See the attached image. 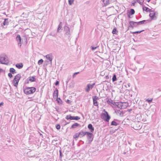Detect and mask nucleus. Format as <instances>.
Instances as JSON below:
<instances>
[{
	"instance_id": "37",
	"label": "nucleus",
	"mask_w": 161,
	"mask_h": 161,
	"mask_svg": "<svg viewBox=\"0 0 161 161\" xmlns=\"http://www.w3.org/2000/svg\"><path fill=\"white\" fill-rule=\"evenodd\" d=\"M61 22L60 23V24H59V25H58V32L62 28V25H61Z\"/></svg>"
},
{
	"instance_id": "53",
	"label": "nucleus",
	"mask_w": 161,
	"mask_h": 161,
	"mask_svg": "<svg viewBox=\"0 0 161 161\" xmlns=\"http://www.w3.org/2000/svg\"><path fill=\"white\" fill-rule=\"evenodd\" d=\"M127 104H126L123 105V106H125V105H126L127 106Z\"/></svg>"
},
{
	"instance_id": "24",
	"label": "nucleus",
	"mask_w": 161,
	"mask_h": 161,
	"mask_svg": "<svg viewBox=\"0 0 161 161\" xmlns=\"http://www.w3.org/2000/svg\"><path fill=\"white\" fill-rule=\"evenodd\" d=\"M29 80L31 82L35 81L36 79L34 76H31L29 78Z\"/></svg>"
},
{
	"instance_id": "39",
	"label": "nucleus",
	"mask_w": 161,
	"mask_h": 161,
	"mask_svg": "<svg viewBox=\"0 0 161 161\" xmlns=\"http://www.w3.org/2000/svg\"><path fill=\"white\" fill-rule=\"evenodd\" d=\"M117 31V30H116V28H114L113 31H112V33L113 34H116V31Z\"/></svg>"
},
{
	"instance_id": "54",
	"label": "nucleus",
	"mask_w": 161,
	"mask_h": 161,
	"mask_svg": "<svg viewBox=\"0 0 161 161\" xmlns=\"http://www.w3.org/2000/svg\"><path fill=\"white\" fill-rule=\"evenodd\" d=\"M69 122H68V123H66V124H69Z\"/></svg>"
},
{
	"instance_id": "51",
	"label": "nucleus",
	"mask_w": 161,
	"mask_h": 161,
	"mask_svg": "<svg viewBox=\"0 0 161 161\" xmlns=\"http://www.w3.org/2000/svg\"><path fill=\"white\" fill-rule=\"evenodd\" d=\"M3 71V70L2 69L0 68V73Z\"/></svg>"
},
{
	"instance_id": "29",
	"label": "nucleus",
	"mask_w": 161,
	"mask_h": 161,
	"mask_svg": "<svg viewBox=\"0 0 161 161\" xmlns=\"http://www.w3.org/2000/svg\"><path fill=\"white\" fill-rule=\"evenodd\" d=\"M136 2L142 5L144 2V1L143 0H136Z\"/></svg>"
},
{
	"instance_id": "19",
	"label": "nucleus",
	"mask_w": 161,
	"mask_h": 161,
	"mask_svg": "<svg viewBox=\"0 0 161 161\" xmlns=\"http://www.w3.org/2000/svg\"><path fill=\"white\" fill-rule=\"evenodd\" d=\"M86 132H85L83 131L80 132V133H79V137H83V136L86 135Z\"/></svg>"
},
{
	"instance_id": "15",
	"label": "nucleus",
	"mask_w": 161,
	"mask_h": 161,
	"mask_svg": "<svg viewBox=\"0 0 161 161\" xmlns=\"http://www.w3.org/2000/svg\"><path fill=\"white\" fill-rule=\"evenodd\" d=\"M141 103L142 104V106L144 108L147 109L148 108V107L146 102L145 101H141Z\"/></svg>"
},
{
	"instance_id": "8",
	"label": "nucleus",
	"mask_w": 161,
	"mask_h": 161,
	"mask_svg": "<svg viewBox=\"0 0 161 161\" xmlns=\"http://www.w3.org/2000/svg\"><path fill=\"white\" fill-rule=\"evenodd\" d=\"M86 135L88 139L89 142H91L92 141L93 138V134L92 133L86 132Z\"/></svg>"
},
{
	"instance_id": "45",
	"label": "nucleus",
	"mask_w": 161,
	"mask_h": 161,
	"mask_svg": "<svg viewBox=\"0 0 161 161\" xmlns=\"http://www.w3.org/2000/svg\"><path fill=\"white\" fill-rule=\"evenodd\" d=\"M8 76L10 78H11L13 77L12 75V74L11 73H9L8 74Z\"/></svg>"
},
{
	"instance_id": "3",
	"label": "nucleus",
	"mask_w": 161,
	"mask_h": 161,
	"mask_svg": "<svg viewBox=\"0 0 161 161\" xmlns=\"http://www.w3.org/2000/svg\"><path fill=\"white\" fill-rule=\"evenodd\" d=\"M36 90V88L34 87H27L25 88L24 92L25 94L29 95L34 93Z\"/></svg>"
},
{
	"instance_id": "16",
	"label": "nucleus",
	"mask_w": 161,
	"mask_h": 161,
	"mask_svg": "<svg viewBox=\"0 0 161 161\" xmlns=\"http://www.w3.org/2000/svg\"><path fill=\"white\" fill-rule=\"evenodd\" d=\"M71 120H78L79 119H80V118L79 116H70L69 118Z\"/></svg>"
},
{
	"instance_id": "25",
	"label": "nucleus",
	"mask_w": 161,
	"mask_h": 161,
	"mask_svg": "<svg viewBox=\"0 0 161 161\" xmlns=\"http://www.w3.org/2000/svg\"><path fill=\"white\" fill-rule=\"evenodd\" d=\"M16 66L19 69H20L23 67V64L22 63L17 64L16 65Z\"/></svg>"
},
{
	"instance_id": "22",
	"label": "nucleus",
	"mask_w": 161,
	"mask_h": 161,
	"mask_svg": "<svg viewBox=\"0 0 161 161\" xmlns=\"http://www.w3.org/2000/svg\"><path fill=\"white\" fill-rule=\"evenodd\" d=\"M142 9L143 11H145L147 12H150L152 11V10L151 9H150L144 6H143Z\"/></svg>"
},
{
	"instance_id": "9",
	"label": "nucleus",
	"mask_w": 161,
	"mask_h": 161,
	"mask_svg": "<svg viewBox=\"0 0 161 161\" xmlns=\"http://www.w3.org/2000/svg\"><path fill=\"white\" fill-rule=\"evenodd\" d=\"M130 25L129 27H131L132 29L134 27H136L138 25V22H134L132 21H130L129 22Z\"/></svg>"
},
{
	"instance_id": "21",
	"label": "nucleus",
	"mask_w": 161,
	"mask_h": 161,
	"mask_svg": "<svg viewBox=\"0 0 161 161\" xmlns=\"http://www.w3.org/2000/svg\"><path fill=\"white\" fill-rule=\"evenodd\" d=\"M9 22V21L8 19V18H6L4 19V21L3 23V25H8Z\"/></svg>"
},
{
	"instance_id": "41",
	"label": "nucleus",
	"mask_w": 161,
	"mask_h": 161,
	"mask_svg": "<svg viewBox=\"0 0 161 161\" xmlns=\"http://www.w3.org/2000/svg\"><path fill=\"white\" fill-rule=\"evenodd\" d=\"M144 31V30H142V31H137L133 32V33L134 34L139 33H140L142 31Z\"/></svg>"
},
{
	"instance_id": "48",
	"label": "nucleus",
	"mask_w": 161,
	"mask_h": 161,
	"mask_svg": "<svg viewBox=\"0 0 161 161\" xmlns=\"http://www.w3.org/2000/svg\"><path fill=\"white\" fill-rule=\"evenodd\" d=\"M59 84V82L58 81H56V82L55 83V85L56 86H57Z\"/></svg>"
},
{
	"instance_id": "18",
	"label": "nucleus",
	"mask_w": 161,
	"mask_h": 161,
	"mask_svg": "<svg viewBox=\"0 0 161 161\" xmlns=\"http://www.w3.org/2000/svg\"><path fill=\"white\" fill-rule=\"evenodd\" d=\"M88 128L92 132H94V128L93 127L91 124H89L88 125Z\"/></svg>"
},
{
	"instance_id": "43",
	"label": "nucleus",
	"mask_w": 161,
	"mask_h": 161,
	"mask_svg": "<svg viewBox=\"0 0 161 161\" xmlns=\"http://www.w3.org/2000/svg\"><path fill=\"white\" fill-rule=\"evenodd\" d=\"M70 116H71V115H67L66 117H65V118L66 119L68 120V119H70V118H69V117H70Z\"/></svg>"
},
{
	"instance_id": "28",
	"label": "nucleus",
	"mask_w": 161,
	"mask_h": 161,
	"mask_svg": "<svg viewBox=\"0 0 161 161\" xmlns=\"http://www.w3.org/2000/svg\"><path fill=\"white\" fill-rule=\"evenodd\" d=\"M99 47V46H97L95 47L94 45H92L91 48L92 50V51H94L96 49H97V48H98Z\"/></svg>"
},
{
	"instance_id": "50",
	"label": "nucleus",
	"mask_w": 161,
	"mask_h": 161,
	"mask_svg": "<svg viewBox=\"0 0 161 161\" xmlns=\"http://www.w3.org/2000/svg\"><path fill=\"white\" fill-rule=\"evenodd\" d=\"M127 85L128 86V87H130V83H129L127 84Z\"/></svg>"
},
{
	"instance_id": "38",
	"label": "nucleus",
	"mask_w": 161,
	"mask_h": 161,
	"mask_svg": "<svg viewBox=\"0 0 161 161\" xmlns=\"http://www.w3.org/2000/svg\"><path fill=\"white\" fill-rule=\"evenodd\" d=\"M43 60L42 59H41L38 61V64L39 65L41 64H42Z\"/></svg>"
},
{
	"instance_id": "32",
	"label": "nucleus",
	"mask_w": 161,
	"mask_h": 161,
	"mask_svg": "<svg viewBox=\"0 0 161 161\" xmlns=\"http://www.w3.org/2000/svg\"><path fill=\"white\" fill-rule=\"evenodd\" d=\"M93 104L95 106H97L98 105V103L97 102V100H94L93 101Z\"/></svg>"
},
{
	"instance_id": "44",
	"label": "nucleus",
	"mask_w": 161,
	"mask_h": 161,
	"mask_svg": "<svg viewBox=\"0 0 161 161\" xmlns=\"http://www.w3.org/2000/svg\"><path fill=\"white\" fill-rule=\"evenodd\" d=\"M79 73V72H75V73H74V75H73V77L74 78L75 77L76 75Z\"/></svg>"
},
{
	"instance_id": "49",
	"label": "nucleus",
	"mask_w": 161,
	"mask_h": 161,
	"mask_svg": "<svg viewBox=\"0 0 161 161\" xmlns=\"http://www.w3.org/2000/svg\"><path fill=\"white\" fill-rule=\"evenodd\" d=\"M3 105V102H2L0 103V106H1L2 105Z\"/></svg>"
},
{
	"instance_id": "26",
	"label": "nucleus",
	"mask_w": 161,
	"mask_h": 161,
	"mask_svg": "<svg viewBox=\"0 0 161 161\" xmlns=\"http://www.w3.org/2000/svg\"><path fill=\"white\" fill-rule=\"evenodd\" d=\"M149 21L148 20H143L142 21L138 22V25H142L145 22H147V23Z\"/></svg>"
},
{
	"instance_id": "14",
	"label": "nucleus",
	"mask_w": 161,
	"mask_h": 161,
	"mask_svg": "<svg viewBox=\"0 0 161 161\" xmlns=\"http://www.w3.org/2000/svg\"><path fill=\"white\" fill-rule=\"evenodd\" d=\"M58 90L57 89H56V90L53 93V97L55 98H58Z\"/></svg>"
},
{
	"instance_id": "30",
	"label": "nucleus",
	"mask_w": 161,
	"mask_h": 161,
	"mask_svg": "<svg viewBox=\"0 0 161 161\" xmlns=\"http://www.w3.org/2000/svg\"><path fill=\"white\" fill-rule=\"evenodd\" d=\"M112 79L113 82H114L116 80V77L115 75H113Z\"/></svg>"
},
{
	"instance_id": "1",
	"label": "nucleus",
	"mask_w": 161,
	"mask_h": 161,
	"mask_svg": "<svg viewBox=\"0 0 161 161\" xmlns=\"http://www.w3.org/2000/svg\"><path fill=\"white\" fill-rule=\"evenodd\" d=\"M142 123L140 121H134L131 124V126L135 130L140 129L142 127Z\"/></svg>"
},
{
	"instance_id": "5",
	"label": "nucleus",
	"mask_w": 161,
	"mask_h": 161,
	"mask_svg": "<svg viewBox=\"0 0 161 161\" xmlns=\"http://www.w3.org/2000/svg\"><path fill=\"white\" fill-rule=\"evenodd\" d=\"M21 77V76L19 74H18L15 76L13 81V83L14 85V86L16 87L17 86L19 82V81L20 80Z\"/></svg>"
},
{
	"instance_id": "47",
	"label": "nucleus",
	"mask_w": 161,
	"mask_h": 161,
	"mask_svg": "<svg viewBox=\"0 0 161 161\" xmlns=\"http://www.w3.org/2000/svg\"><path fill=\"white\" fill-rule=\"evenodd\" d=\"M71 101L70 100H69V99H67V100L66 102H67V103H69H69H71Z\"/></svg>"
},
{
	"instance_id": "27",
	"label": "nucleus",
	"mask_w": 161,
	"mask_h": 161,
	"mask_svg": "<svg viewBox=\"0 0 161 161\" xmlns=\"http://www.w3.org/2000/svg\"><path fill=\"white\" fill-rule=\"evenodd\" d=\"M10 72L12 73L13 74H14L16 73L15 70L14 69V68H11L10 69H9Z\"/></svg>"
},
{
	"instance_id": "46",
	"label": "nucleus",
	"mask_w": 161,
	"mask_h": 161,
	"mask_svg": "<svg viewBox=\"0 0 161 161\" xmlns=\"http://www.w3.org/2000/svg\"><path fill=\"white\" fill-rule=\"evenodd\" d=\"M59 155H60V158H61L62 157V153L61 151V150H60L59 151Z\"/></svg>"
},
{
	"instance_id": "23",
	"label": "nucleus",
	"mask_w": 161,
	"mask_h": 161,
	"mask_svg": "<svg viewBox=\"0 0 161 161\" xmlns=\"http://www.w3.org/2000/svg\"><path fill=\"white\" fill-rule=\"evenodd\" d=\"M80 125L79 124L76 123L72 125L71 128H75Z\"/></svg>"
},
{
	"instance_id": "34",
	"label": "nucleus",
	"mask_w": 161,
	"mask_h": 161,
	"mask_svg": "<svg viewBox=\"0 0 161 161\" xmlns=\"http://www.w3.org/2000/svg\"><path fill=\"white\" fill-rule=\"evenodd\" d=\"M118 125V124L116 122H115V121H112V122H111V125H115V126H116Z\"/></svg>"
},
{
	"instance_id": "4",
	"label": "nucleus",
	"mask_w": 161,
	"mask_h": 161,
	"mask_svg": "<svg viewBox=\"0 0 161 161\" xmlns=\"http://www.w3.org/2000/svg\"><path fill=\"white\" fill-rule=\"evenodd\" d=\"M101 118L105 121L108 122L110 119V116L109 115L108 112L105 111L104 113L102 114Z\"/></svg>"
},
{
	"instance_id": "31",
	"label": "nucleus",
	"mask_w": 161,
	"mask_h": 161,
	"mask_svg": "<svg viewBox=\"0 0 161 161\" xmlns=\"http://www.w3.org/2000/svg\"><path fill=\"white\" fill-rule=\"evenodd\" d=\"M92 99L93 101H94V100H97L99 99V98L97 96H95L92 97Z\"/></svg>"
},
{
	"instance_id": "10",
	"label": "nucleus",
	"mask_w": 161,
	"mask_h": 161,
	"mask_svg": "<svg viewBox=\"0 0 161 161\" xmlns=\"http://www.w3.org/2000/svg\"><path fill=\"white\" fill-rule=\"evenodd\" d=\"M64 31L65 32V34L68 37H69L70 35V28L67 26H65L64 27Z\"/></svg>"
},
{
	"instance_id": "58",
	"label": "nucleus",
	"mask_w": 161,
	"mask_h": 161,
	"mask_svg": "<svg viewBox=\"0 0 161 161\" xmlns=\"http://www.w3.org/2000/svg\"><path fill=\"white\" fill-rule=\"evenodd\" d=\"M68 82V81H66V83H67Z\"/></svg>"
},
{
	"instance_id": "12",
	"label": "nucleus",
	"mask_w": 161,
	"mask_h": 161,
	"mask_svg": "<svg viewBox=\"0 0 161 161\" xmlns=\"http://www.w3.org/2000/svg\"><path fill=\"white\" fill-rule=\"evenodd\" d=\"M16 40L17 41L18 46L20 47H21V38L19 35H17L16 38Z\"/></svg>"
},
{
	"instance_id": "35",
	"label": "nucleus",
	"mask_w": 161,
	"mask_h": 161,
	"mask_svg": "<svg viewBox=\"0 0 161 161\" xmlns=\"http://www.w3.org/2000/svg\"><path fill=\"white\" fill-rule=\"evenodd\" d=\"M153 100V98H148L147 99H146L145 101V102H147L149 103H150L152 102V101Z\"/></svg>"
},
{
	"instance_id": "55",
	"label": "nucleus",
	"mask_w": 161,
	"mask_h": 161,
	"mask_svg": "<svg viewBox=\"0 0 161 161\" xmlns=\"http://www.w3.org/2000/svg\"><path fill=\"white\" fill-rule=\"evenodd\" d=\"M59 99V100H61V99H60V98H59V99Z\"/></svg>"
},
{
	"instance_id": "11",
	"label": "nucleus",
	"mask_w": 161,
	"mask_h": 161,
	"mask_svg": "<svg viewBox=\"0 0 161 161\" xmlns=\"http://www.w3.org/2000/svg\"><path fill=\"white\" fill-rule=\"evenodd\" d=\"M45 57L46 59L48 60V61L50 62V63L51 64L52 63V61L53 59V56L51 53L47 55Z\"/></svg>"
},
{
	"instance_id": "56",
	"label": "nucleus",
	"mask_w": 161,
	"mask_h": 161,
	"mask_svg": "<svg viewBox=\"0 0 161 161\" xmlns=\"http://www.w3.org/2000/svg\"><path fill=\"white\" fill-rule=\"evenodd\" d=\"M111 7H114V6H112Z\"/></svg>"
},
{
	"instance_id": "33",
	"label": "nucleus",
	"mask_w": 161,
	"mask_h": 161,
	"mask_svg": "<svg viewBox=\"0 0 161 161\" xmlns=\"http://www.w3.org/2000/svg\"><path fill=\"white\" fill-rule=\"evenodd\" d=\"M135 12V10L133 9H130V14L131 15H132L134 14Z\"/></svg>"
},
{
	"instance_id": "13",
	"label": "nucleus",
	"mask_w": 161,
	"mask_h": 161,
	"mask_svg": "<svg viewBox=\"0 0 161 161\" xmlns=\"http://www.w3.org/2000/svg\"><path fill=\"white\" fill-rule=\"evenodd\" d=\"M149 15L152 20H156L157 19V17L155 15V13L152 10L150 12Z\"/></svg>"
},
{
	"instance_id": "40",
	"label": "nucleus",
	"mask_w": 161,
	"mask_h": 161,
	"mask_svg": "<svg viewBox=\"0 0 161 161\" xmlns=\"http://www.w3.org/2000/svg\"><path fill=\"white\" fill-rule=\"evenodd\" d=\"M78 137H79V134L76 133L74 135V137L75 138H77Z\"/></svg>"
},
{
	"instance_id": "36",
	"label": "nucleus",
	"mask_w": 161,
	"mask_h": 161,
	"mask_svg": "<svg viewBox=\"0 0 161 161\" xmlns=\"http://www.w3.org/2000/svg\"><path fill=\"white\" fill-rule=\"evenodd\" d=\"M75 0H68L69 4L70 5H71L74 2Z\"/></svg>"
},
{
	"instance_id": "20",
	"label": "nucleus",
	"mask_w": 161,
	"mask_h": 161,
	"mask_svg": "<svg viewBox=\"0 0 161 161\" xmlns=\"http://www.w3.org/2000/svg\"><path fill=\"white\" fill-rule=\"evenodd\" d=\"M102 1L104 4V6H107L108 4L110 3L109 0H102Z\"/></svg>"
},
{
	"instance_id": "52",
	"label": "nucleus",
	"mask_w": 161,
	"mask_h": 161,
	"mask_svg": "<svg viewBox=\"0 0 161 161\" xmlns=\"http://www.w3.org/2000/svg\"><path fill=\"white\" fill-rule=\"evenodd\" d=\"M151 0H147V1L148 2H150V1Z\"/></svg>"
},
{
	"instance_id": "6",
	"label": "nucleus",
	"mask_w": 161,
	"mask_h": 161,
	"mask_svg": "<svg viewBox=\"0 0 161 161\" xmlns=\"http://www.w3.org/2000/svg\"><path fill=\"white\" fill-rule=\"evenodd\" d=\"M95 85V83L93 84L89 83L87 84L86 87L85 88V91L88 92L91 90L92 89Z\"/></svg>"
},
{
	"instance_id": "2",
	"label": "nucleus",
	"mask_w": 161,
	"mask_h": 161,
	"mask_svg": "<svg viewBox=\"0 0 161 161\" xmlns=\"http://www.w3.org/2000/svg\"><path fill=\"white\" fill-rule=\"evenodd\" d=\"M0 62L1 64L7 65L9 61L8 57L4 55H2L0 56Z\"/></svg>"
},
{
	"instance_id": "7",
	"label": "nucleus",
	"mask_w": 161,
	"mask_h": 161,
	"mask_svg": "<svg viewBox=\"0 0 161 161\" xmlns=\"http://www.w3.org/2000/svg\"><path fill=\"white\" fill-rule=\"evenodd\" d=\"M126 104L127 103H126L117 102L115 106H117L118 108H119L120 109H124L126 108L127 106L125 105V106H123V105Z\"/></svg>"
},
{
	"instance_id": "57",
	"label": "nucleus",
	"mask_w": 161,
	"mask_h": 161,
	"mask_svg": "<svg viewBox=\"0 0 161 161\" xmlns=\"http://www.w3.org/2000/svg\"><path fill=\"white\" fill-rule=\"evenodd\" d=\"M129 18H130V16L129 15Z\"/></svg>"
},
{
	"instance_id": "17",
	"label": "nucleus",
	"mask_w": 161,
	"mask_h": 161,
	"mask_svg": "<svg viewBox=\"0 0 161 161\" xmlns=\"http://www.w3.org/2000/svg\"><path fill=\"white\" fill-rule=\"evenodd\" d=\"M107 102L109 104H112L114 106H115L116 104L117 103V102H114L111 99L108 100V101H107Z\"/></svg>"
},
{
	"instance_id": "42",
	"label": "nucleus",
	"mask_w": 161,
	"mask_h": 161,
	"mask_svg": "<svg viewBox=\"0 0 161 161\" xmlns=\"http://www.w3.org/2000/svg\"><path fill=\"white\" fill-rule=\"evenodd\" d=\"M56 128L57 129L59 130L60 128V126L59 125H57L56 126Z\"/></svg>"
}]
</instances>
